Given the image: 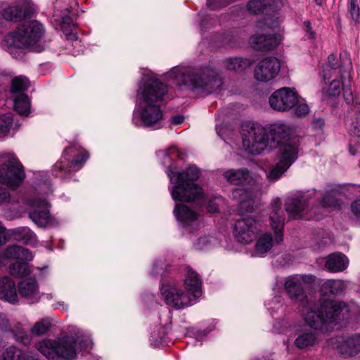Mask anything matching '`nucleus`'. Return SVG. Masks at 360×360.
<instances>
[{
    "instance_id": "412c9836",
    "label": "nucleus",
    "mask_w": 360,
    "mask_h": 360,
    "mask_svg": "<svg viewBox=\"0 0 360 360\" xmlns=\"http://www.w3.org/2000/svg\"><path fill=\"white\" fill-rule=\"evenodd\" d=\"M339 350L345 357L355 356L359 353L360 334H353L342 340L339 345Z\"/></svg>"
},
{
    "instance_id": "473e14b6",
    "label": "nucleus",
    "mask_w": 360,
    "mask_h": 360,
    "mask_svg": "<svg viewBox=\"0 0 360 360\" xmlns=\"http://www.w3.org/2000/svg\"><path fill=\"white\" fill-rule=\"evenodd\" d=\"M323 288L335 296L344 294L346 289L344 282L341 280H328L324 283Z\"/></svg>"
},
{
    "instance_id": "cd10ccee",
    "label": "nucleus",
    "mask_w": 360,
    "mask_h": 360,
    "mask_svg": "<svg viewBox=\"0 0 360 360\" xmlns=\"http://www.w3.org/2000/svg\"><path fill=\"white\" fill-rule=\"evenodd\" d=\"M4 257L8 259L31 261L33 255L28 249L19 245H11L4 251Z\"/></svg>"
},
{
    "instance_id": "6e6d98bb",
    "label": "nucleus",
    "mask_w": 360,
    "mask_h": 360,
    "mask_svg": "<svg viewBox=\"0 0 360 360\" xmlns=\"http://www.w3.org/2000/svg\"><path fill=\"white\" fill-rule=\"evenodd\" d=\"M351 210L356 217H360V200H356L352 203Z\"/></svg>"
},
{
    "instance_id": "c03bdc74",
    "label": "nucleus",
    "mask_w": 360,
    "mask_h": 360,
    "mask_svg": "<svg viewBox=\"0 0 360 360\" xmlns=\"http://www.w3.org/2000/svg\"><path fill=\"white\" fill-rule=\"evenodd\" d=\"M349 11L352 18L355 22H358L360 17V8L357 4V0H350Z\"/></svg>"
},
{
    "instance_id": "20e7f679",
    "label": "nucleus",
    "mask_w": 360,
    "mask_h": 360,
    "mask_svg": "<svg viewBox=\"0 0 360 360\" xmlns=\"http://www.w3.org/2000/svg\"><path fill=\"white\" fill-rule=\"evenodd\" d=\"M186 269L187 276L184 280L186 292L174 285L162 284L161 288L165 303L175 309L192 305L195 300L201 295V282L198 274L190 267Z\"/></svg>"
},
{
    "instance_id": "9b49d317",
    "label": "nucleus",
    "mask_w": 360,
    "mask_h": 360,
    "mask_svg": "<svg viewBox=\"0 0 360 360\" xmlns=\"http://www.w3.org/2000/svg\"><path fill=\"white\" fill-rule=\"evenodd\" d=\"M31 210L29 217L39 227L46 228L53 226L55 219L51 216L49 204L46 200L41 198H32L29 200Z\"/></svg>"
},
{
    "instance_id": "58836bf2",
    "label": "nucleus",
    "mask_w": 360,
    "mask_h": 360,
    "mask_svg": "<svg viewBox=\"0 0 360 360\" xmlns=\"http://www.w3.org/2000/svg\"><path fill=\"white\" fill-rule=\"evenodd\" d=\"M28 86V81L25 77H16L11 82V91L17 93L24 91Z\"/></svg>"
},
{
    "instance_id": "338daca9",
    "label": "nucleus",
    "mask_w": 360,
    "mask_h": 360,
    "mask_svg": "<svg viewBox=\"0 0 360 360\" xmlns=\"http://www.w3.org/2000/svg\"><path fill=\"white\" fill-rule=\"evenodd\" d=\"M316 220H319L320 218L319 217H314Z\"/></svg>"
},
{
    "instance_id": "6e6552de",
    "label": "nucleus",
    "mask_w": 360,
    "mask_h": 360,
    "mask_svg": "<svg viewBox=\"0 0 360 360\" xmlns=\"http://www.w3.org/2000/svg\"><path fill=\"white\" fill-rule=\"evenodd\" d=\"M43 25L37 20L22 25L16 32L11 34L6 41L11 46L22 49L35 44L44 35Z\"/></svg>"
},
{
    "instance_id": "7ed1b4c3",
    "label": "nucleus",
    "mask_w": 360,
    "mask_h": 360,
    "mask_svg": "<svg viewBox=\"0 0 360 360\" xmlns=\"http://www.w3.org/2000/svg\"><path fill=\"white\" fill-rule=\"evenodd\" d=\"M173 73L177 84L188 86L192 91L201 96L220 91L224 83L221 73L210 66L177 70Z\"/></svg>"
},
{
    "instance_id": "f704fd0d",
    "label": "nucleus",
    "mask_w": 360,
    "mask_h": 360,
    "mask_svg": "<svg viewBox=\"0 0 360 360\" xmlns=\"http://www.w3.org/2000/svg\"><path fill=\"white\" fill-rule=\"evenodd\" d=\"M231 196L239 202L240 208L243 209L247 203L249 204L248 198H250L251 194L249 189L240 187L233 189Z\"/></svg>"
},
{
    "instance_id": "a18cd8bd",
    "label": "nucleus",
    "mask_w": 360,
    "mask_h": 360,
    "mask_svg": "<svg viewBox=\"0 0 360 360\" xmlns=\"http://www.w3.org/2000/svg\"><path fill=\"white\" fill-rule=\"evenodd\" d=\"M229 4L227 1L221 0H207V6L211 10L218 9L227 6Z\"/></svg>"
},
{
    "instance_id": "7c9ffc66",
    "label": "nucleus",
    "mask_w": 360,
    "mask_h": 360,
    "mask_svg": "<svg viewBox=\"0 0 360 360\" xmlns=\"http://www.w3.org/2000/svg\"><path fill=\"white\" fill-rule=\"evenodd\" d=\"M224 63L227 70L237 72L245 70L250 65V60L241 58H229Z\"/></svg>"
},
{
    "instance_id": "6ab92c4d",
    "label": "nucleus",
    "mask_w": 360,
    "mask_h": 360,
    "mask_svg": "<svg viewBox=\"0 0 360 360\" xmlns=\"http://www.w3.org/2000/svg\"><path fill=\"white\" fill-rule=\"evenodd\" d=\"M18 287L20 296L24 297L27 302L34 304L40 300L39 285L34 278L22 280L19 282Z\"/></svg>"
},
{
    "instance_id": "3c124183",
    "label": "nucleus",
    "mask_w": 360,
    "mask_h": 360,
    "mask_svg": "<svg viewBox=\"0 0 360 360\" xmlns=\"http://www.w3.org/2000/svg\"><path fill=\"white\" fill-rule=\"evenodd\" d=\"M0 330L6 332H13V330L11 328L8 319L4 315H0Z\"/></svg>"
},
{
    "instance_id": "e2e57ef3",
    "label": "nucleus",
    "mask_w": 360,
    "mask_h": 360,
    "mask_svg": "<svg viewBox=\"0 0 360 360\" xmlns=\"http://www.w3.org/2000/svg\"><path fill=\"white\" fill-rule=\"evenodd\" d=\"M314 1H315L316 4L317 5H319V6H321L323 4V1L322 0H314Z\"/></svg>"
},
{
    "instance_id": "8fccbe9b",
    "label": "nucleus",
    "mask_w": 360,
    "mask_h": 360,
    "mask_svg": "<svg viewBox=\"0 0 360 360\" xmlns=\"http://www.w3.org/2000/svg\"><path fill=\"white\" fill-rule=\"evenodd\" d=\"M217 200H219V199L214 198V199L210 200L207 202V210L209 212L217 213L219 212V205L217 202Z\"/></svg>"
},
{
    "instance_id": "a878e982",
    "label": "nucleus",
    "mask_w": 360,
    "mask_h": 360,
    "mask_svg": "<svg viewBox=\"0 0 360 360\" xmlns=\"http://www.w3.org/2000/svg\"><path fill=\"white\" fill-rule=\"evenodd\" d=\"M295 335L296 338L295 339L294 345L300 349H304L313 346L316 340L314 333L307 328L297 330Z\"/></svg>"
},
{
    "instance_id": "423d86ee",
    "label": "nucleus",
    "mask_w": 360,
    "mask_h": 360,
    "mask_svg": "<svg viewBox=\"0 0 360 360\" xmlns=\"http://www.w3.org/2000/svg\"><path fill=\"white\" fill-rule=\"evenodd\" d=\"M91 342L83 337H65L60 340H45L36 344L37 349L49 360H56L57 358L65 360H75L77 354L75 345L83 350L89 348Z\"/></svg>"
},
{
    "instance_id": "f3484780",
    "label": "nucleus",
    "mask_w": 360,
    "mask_h": 360,
    "mask_svg": "<svg viewBox=\"0 0 360 360\" xmlns=\"http://www.w3.org/2000/svg\"><path fill=\"white\" fill-rule=\"evenodd\" d=\"M308 194L298 195L288 198L285 202V210L292 219L304 217L307 213Z\"/></svg>"
},
{
    "instance_id": "ea45409f",
    "label": "nucleus",
    "mask_w": 360,
    "mask_h": 360,
    "mask_svg": "<svg viewBox=\"0 0 360 360\" xmlns=\"http://www.w3.org/2000/svg\"><path fill=\"white\" fill-rule=\"evenodd\" d=\"M338 77H333L332 81L325 91V94L329 96L335 97L339 96L341 92L340 82L337 79Z\"/></svg>"
},
{
    "instance_id": "0e129e2a",
    "label": "nucleus",
    "mask_w": 360,
    "mask_h": 360,
    "mask_svg": "<svg viewBox=\"0 0 360 360\" xmlns=\"http://www.w3.org/2000/svg\"><path fill=\"white\" fill-rule=\"evenodd\" d=\"M158 119H159V121L162 119V111L160 109H159V117H158Z\"/></svg>"
},
{
    "instance_id": "bb28decb",
    "label": "nucleus",
    "mask_w": 360,
    "mask_h": 360,
    "mask_svg": "<svg viewBox=\"0 0 360 360\" xmlns=\"http://www.w3.org/2000/svg\"><path fill=\"white\" fill-rule=\"evenodd\" d=\"M224 178L231 184L243 185L250 179V172L246 168L231 169L223 173Z\"/></svg>"
},
{
    "instance_id": "f03ea898",
    "label": "nucleus",
    "mask_w": 360,
    "mask_h": 360,
    "mask_svg": "<svg viewBox=\"0 0 360 360\" xmlns=\"http://www.w3.org/2000/svg\"><path fill=\"white\" fill-rule=\"evenodd\" d=\"M314 276H293L285 283V289L290 299L303 306V317L307 325L314 330L328 331L330 324L349 318V307L342 302L326 300L318 304L308 300L303 283H310Z\"/></svg>"
},
{
    "instance_id": "e433bc0d",
    "label": "nucleus",
    "mask_w": 360,
    "mask_h": 360,
    "mask_svg": "<svg viewBox=\"0 0 360 360\" xmlns=\"http://www.w3.org/2000/svg\"><path fill=\"white\" fill-rule=\"evenodd\" d=\"M22 352L14 346H11L2 353L0 360H21Z\"/></svg>"
},
{
    "instance_id": "9d476101",
    "label": "nucleus",
    "mask_w": 360,
    "mask_h": 360,
    "mask_svg": "<svg viewBox=\"0 0 360 360\" xmlns=\"http://www.w3.org/2000/svg\"><path fill=\"white\" fill-rule=\"evenodd\" d=\"M75 148L72 146L68 147L64 150L62 159L53 165V172L55 176L65 178L67 174L77 172L82 167L89 157L86 153L76 155L71 161L67 158L68 155L75 153Z\"/></svg>"
},
{
    "instance_id": "0eeeda50",
    "label": "nucleus",
    "mask_w": 360,
    "mask_h": 360,
    "mask_svg": "<svg viewBox=\"0 0 360 360\" xmlns=\"http://www.w3.org/2000/svg\"><path fill=\"white\" fill-rule=\"evenodd\" d=\"M142 85L138 89L146 105L141 112V120L146 127H153L158 122V79L155 75H145Z\"/></svg>"
},
{
    "instance_id": "5701e85b",
    "label": "nucleus",
    "mask_w": 360,
    "mask_h": 360,
    "mask_svg": "<svg viewBox=\"0 0 360 360\" xmlns=\"http://www.w3.org/2000/svg\"><path fill=\"white\" fill-rule=\"evenodd\" d=\"M0 299L12 304L18 302V297L15 283L8 276L0 278Z\"/></svg>"
},
{
    "instance_id": "a19ab883",
    "label": "nucleus",
    "mask_w": 360,
    "mask_h": 360,
    "mask_svg": "<svg viewBox=\"0 0 360 360\" xmlns=\"http://www.w3.org/2000/svg\"><path fill=\"white\" fill-rule=\"evenodd\" d=\"M12 123L13 117L11 113L0 115V134L8 132Z\"/></svg>"
},
{
    "instance_id": "aec40b11",
    "label": "nucleus",
    "mask_w": 360,
    "mask_h": 360,
    "mask_svg": "<svg viewBox=\"0 0 360 360\" xmlns=\"http://www.w3.org/2000/svg\"><path fill=\"white\" fill-rule=\"evenodd\" d=\"M250 43L256 51H269L278 45L279 39L272 34H257L251 37Z\"/></svg>"
},
{
    "instance_id": "39448f33",
    "label": "nucleus",
    "mask_w": 360,
    "mask_h": 360,
    "mask_svg": "<svg viewBox=\"0 0 360 360\" xmlns=\"http://www.w3.org/2000/svg\"><path fill=\"white\" fill-rule=\"evenodd\" d=\"M169 176L175 184L172 191L174 200L192 202L202 196V188L195 183L200 177V170L196 166L190 165L181 172H172Z\"/></svg>"
},
{
    "instance_id": "49530a36",
    "label": "nucleus",
    "mask_w": 360,
    "mask_h": 360,
    "mask_svg": "<svg viewBox=\"0 0 360 360\" xmlns=\"http://www.w3.org/2000/svg\"><path fill=\"white\" fill-rule=\"evenodd\" d=\"M217 21V18L210 15H203L201 18L200 25L202 28H207L209 25H213Z\"/></svg>"
},
{
    "instance_id": "864d4df0",
    "label": "nucleus",
    "mask_w": 360,
    "mask_h": 360,
    "mask_svg": "<svg viewBox=\"0 0 360 360\" xmlns=\"http://www.w3.org/2000/svg\"><path fill=\"white\" fill-rule=\"evenodd\" d=\"M171 328L169 326H164L159 328V339L163 342H166L165 339L170 332Z\"/></svg>"
},
{
    "instance_id": "1a4fd4ad",
    "label": "nucleus",
    "mask_w": 360,
    "mask_h": 360,
    "mask_svg": "<svg viewBox=\"0 0 360 360\" xmlns=\"http://www.w3.org/2000/svg\"><path fill=\"white\" fill-rule=\"evenodd\" d=\"M25 178L23 167L17 158L11 153L2 155L0 163V183L18 187Z\"/></svg>"
},
{
    "instance_id": "79ce46f5",
    "label": "nucleus",
    "mask_w": 360,
    "mask_h": 360,
    "mask_svg": "<svg viewBox=\"0 0 360 360\" xmlns=\"http://www.w3.org/2000/svg\"><path fill=\"white\" fill-rule=\"evenodd\" d=\"M61 27L66 35L74 37L72 34L74 24L72 19L70 16L65 15L63 17L61 21Z\"/></svg>"
},
{
    "instance_id": "4468645a",
    "label": "nucleus",
    "mask_w": 360,
    "mask_h": 360,
    "mask_svg": "<svg viewBox=\"0 0 360 360\" xmlns=\"http://www.w3.org/2000/svg\"><path fill=\"white\" fill-rule=\"evenodd\" d=\"M281 62L275 57H266L260 60L255 68V77L257 81L267 82L278 74Z\"/></svg>"
},
{
    "instance_id": "4d7b16f0",
    "label": "nucleus",
    "mask_w": 360,
    "mask_h": 360,
    "mask_svg": "<svg viewBox=\"0 0 360 360\" xmlns=\"http://www.w3.org/2000/svg\"><path fill=\"white\" fill-rule=\"evenodd\" d=\"M159 103L163 100L162 96L167 92V86L159 82Z\"/></svg>"
},
{
    "instance_id": "b1692460",
    "label": "nucleus",
    "mask_w": 360,
    "mask_h": 360,
    "mask_svg": "<svg viewBox=\"0 0 360 360\" xmlns=\"http://www.w3.org/2000/svg\"><path fill=\"white\" fill-rule=\"evenodd\" d=\"M174 212L178 221H181L184 227L191 226L197 224L198 214L188 206L177 205Z\"/></svg>"
},
{
    "instance_id": "f257e3e1",
    "label": "nucleus",
    "mask_w": 360,
    "mask_h": 360,
    "mask_svg": "<svg viewBox=\"0 0 360 360\" xmlns=\"http://www.w3.org/2000/svg\"><path fill=\"white\" fill-rule=\"evenodd\" d=\"M244 148L253 155L261 153L268 147L279 148V160L269 170L267 178L270 181L278 180L297 158V149L291 144H283L288 136L287 127L283 124H274L269 127L259 124H244L242 127Z\"/></svg>"
},
{
    "instance_id": "052dcab7",
    "label": "nucleus",
    "mask_w": 360,
    "mask_h": 360,
    "mask_svg": "<svg viewBox=\"0 0 360 360\" xmlns=\"http://www.w3.org/2000/svg\"><path fill=\"white\" fill-rule=\"evenodd\" d=\"M7 241L6 229L0 226V247Z\"/></svg>"
},
{
    "instance_id": "ddd939ff",
    "label": "nucleus",
    "mask_w": 360,
    "mask_h": 360,
    "mask_svg": "<svg viewBox=\"0 0 360 360\" xmlns=\"http://www.w3.org/2000/svg\"><path fill=\"white\" fill-rule=\"evenodd\" d=\"M351 62L349 58H336L333 54L329 55L328 63L323 66V77L326 82L333 77H349Z\"/></svg>"
},
{
    "instance_id": "a211bd4d",
    "label": "nucleus",
    "mask_w": 360,
    "mask_h": 360,
    "mask_svg": "<svg viewBox=\"0 0 360 360\" xmlns=\"http://www.w3.org/2000/svg\"><path fill=\"white\" fill-rule=\"evenodd\" d=\"M31 13L28 0H19L15 5L5 8L3 16L6 20L21 21Z\"/></svg>"
},
{
    "instance_id": "2eb2a0df",
    "label": "nucleus",
    "mask_w": 360,
    "mask_h": 360,
    "mask_svg": "<svg viewBox=\"0 0 360 360\" xmlns=\"http://www.w3.org/2000/svg\"><path fill=\"white\" fill-rule=\"evenodd\" d=\"M258 231L257 222L253 218H242L235 223L234 233L240 243H251L256 238Z\"/></svg>"
},
{
    "instance_id": "69168bd1",
    "label": "nucleus",
    "mask_w": 360,
    "mask_h": 360,
    "mask_svg": "<svg viewBox=\"0 0 360 360\" xmlns=\"http://www.w3.org/2000/svg\"><path fill=\"white\" fill-rule=\"evenodd\" d=\"M26 360H38V359H34V358H28Z\"/></svg>"
},
{
    "instance_id": "13d9d810",
    "label": "nucleus",
    "mask_w": 360,
    "mask_h": 360,
    "mask_svg": "<svg viewBox=\"0 0 360 360\" xmlns=\"http://www.w3.org/2000/svg\"><path fill=\"white\" fill-rule=\"evenodd\" d=\"M303 27L305 32L309 34L310 38H314L315 33L312 31L311 23L309 21H304L303 22Z\"/></svg>"
},
{
    "instance_id": "393cba45",
    "label": "nucleus",
    "mask_w": 360,
    "mask_h": 360,
    "mask_svg": "<svg viewBox=\"0 0 360 360\" xmlns=\"http://www.w3.org/2000/svg\"><path fill=\"white\" fill-rule=\"evenodd\" d=\"M278 0H250L247 4V8L254 14L264 12H274L277 9Z\"/></svg>"
},
{
    "instance_id": "c85d7f7f",
    "label": "nucleus",
    "mask_w": 360,
    "mask_h": 360,
    "mask_svg": "<svg viewBox=\"0 0 360 360\" xmlns=\"http://www.w3.org/2000/svg\"><path fill=\"white\" fill-rule=\"evenodd\" d=\"M352 122L349 127L350 135L360 137V102H356L352 108Z\"/></svg>"
},
{
    "instance_id": "2f4dec72",
    "label": "nucleus",
    "mask_w": 360,
    "mask_h": 360,
    "mask_svg": "<svg viewBox=\"0 0 360 360\" xmlns=\"http://www.w3.org/2000/svg\"><path fill=\"white\" fill-rule=\"evenodd\" d=\"M273 246V238L270 233L262 234L257 240L255 249L259 255L264 254L269 252Z\"/></svg>"
},
{
    "instance_id": "c756f323",
    "label": "nucleus",
    "mask_w": 360,
    "mask_h": 360,
    "mask_svg": "<svg viewBox=\"0 0 360 360\" xmlns=\"http://www.w3.org/2000/svg\"><path fill=\"white\" fill-rule=\"evenodd\" d=\"M15 238L22 240L25 244H34L37 242V236L28 227H20L13 231Z\"/></svg>"
},
{
    "instance_id": "dca6fc26",
    "label": "nucleus",
    "mask_w": 360,
    "mask_h": 360,
    "mask_svg": "<svg viewBox=\"0 0 360 360\" xmlns=\"http://www.w3.org/2000/svg\"><path fill=\"white\" fill-rule=\"evenodd\" d=\"M281 200L276 198L271 203L269 221L272 229L275 233V241L280 244L283 240V227L285 216L281 208Z\"/></svg>"
},
{
    "instance_id": "09e8293b",
    "label": "nucleus",
    "mask_w": 360,
    "mask_h": 360,
    "mask_svg": "<svg viewBox=\"0 0 360 360\" xmlns=\"http://www.w3.org/2000/svg\"><path fill=\"white\" fill-rule=\"evenodd\" d=\"M210 243V240L208 237L203 236L200 237L198 239L196 243H195V247L197 250H203L207 245Z\"/></svg>"
},
{
    "instance_id": "37998d69",
    "label": "nucleus",
    "mask_w": 360,
    "mask_h": 360,
    "mask_svg": "<svg viewBox=\"0 0 360 360\" xmlns=\"http://www.w3.org/2000/svg\"><path fill=\"white\" fill-rule=\"evenodd\" d=\"M14 336L18 342H21L24 345H30L32 341L30 335L23 329H20L18 331L15 333Z\"/></svg>"
},
{
    "instance_id": "4c0bfd02",
    "label": "nucleus",
    "mask_w": 360,
    "mask_h": 360,
    "mask_svg": "<svg viewBox=\"0 0 360 360\" xmlns=\"http://www.w3.org/2000/svg\"><path fill=\"white\" fill-rule=\"evenodd\" d=\"M51 325V321L49 319H42L35 323L31 329V333L38 336L42 335L49 330Z\"/></svg>"
},
{
    "instance_id": "4be33fe9",
    "label": "nucleus",
    "mask_w": 360,
    "mask_h": 360,
    "mask_svg": "<svg viewBox=\"0 0 360 360\" xmlns=\"http://www.w3.org/2000/svg\"><path fill=\"white\" fill-rule=\"evenodd\" d=\"M349 259L342 253L335 252L329 255L325 262V268L330 272H341L346 269Z\"/></svg>"
},
{
    "instance_id": "de8ad7c7",
    "label": "nucleus",
    "mask_w": 360,
    "mask_h": 360,
    "mask_svg": "<svg viewBox=\"0 0 360 360\" xmlns=\"http://www.w3.org/2000/svg\"><path fill=\"white\" fill-rule=\"evenodd\" d=\"M320 203L323 207H335L336 205L335 200L330 195L323 197Z\"/></svg>"
},
{
    "instance_id": "774afa93",
    "label": "nucleus",
    "mask_w": 360,
    "mask_h": 360,
    "mask_svg": "<svg viewBox=\"0 0 360 360\" xmlns=\"http://www.w3.org/2000/svg\"><path fill=\"white\" fill-rule=\"evenodd\" d=\"M342 90L345 91L344 84L342 83Z\"/></svg>"
},
{
    "instance_id": "5fc2aeb1",
    "label": "nucleus",
    "mask_w": 360,
    "mask_h": 360,
    "mask_svg": "<svg viewBox=\"0 0 360 360\" xmlns=\"http://www.w3.org/2000/svg\"><path fill=\"white\" fill-rule=\"evenodd\" d=\"M10 200V194L8 191L2 187H0V204L7 202Z\"/></svg>"
},
{
    "instance_id": "603ef678",
    "label": "nucleus",
    "mask_w": 360,
    "mask_h": 360,
    "mask_svg": "<svg viewBox=\"0 0 360 360\" xmlns=\"http://www.w3.org/2000/svg\"><path fill=\"white\" fill-rule=\"evenodd\" d=\"M309 111V106L305 103L298 104L295 110V114L299 117L307 115Z\"/></svg>"
},
{
    "instance_id": "c9c22d12",
    "label": "nucleus",
    "mask_w": 360,
    "mask_h": 360,
    "mask_svg": "<svg viewBox=\"0 0 360 360\" xmlns=\"http://www.w3.org/2000/svg\"><path fill=\"white\" fill-rule=\"evenodd\" d=\"M14 108L20 115H27L30 112V101L27 96L21 94L14 100Z\"/></svg>"
},
{
    "instance_id": "f8f14e48",
    "label": "nucleus",
    "mask_w": 360,
    "mask_h": 360,
    "mask_svg": "<svg viewBox=\"0 0 360 360\" xmlns=\"http://www.w3.org/2000/svg\"><path fill=\"white\" fill-rule=\"evenodd\" d=\"M299 96L292 89L283 87L275 91L269 97L271 108L277 111H287L298 103Z\"/></svg>"
},
{
    "instance_id": "72a5a7b5",
    "label": "nucleus",
    "mask_w": 360,
    "mask_h": 360,
    "mask_svg": "<svg viewBox=\"0 0 360 360\" xmlns=\"http://www.w3.org/2000/svg\"><path fill=\"white\" fill-rule=\"evenodd\" d=\"M9 273L14 277L20 278L30 275L31 271L27 263L15 262L9 266Z\"/></svg>"
},
{
    "instance_id": "680f3d73",
    "label": "nucleus",
    "mask_w": 360,
    "mask_h": 360,
    "mask_svg": "<svg viewBox=\"0 0 360 360\" xmlns=\"http://www.w3.org/2000/svg\"><path fill=\"white\" fill-rule=\"evenodd\" d=\"M184 117L181 115H175L171 117V122L174 124H180L184 122Z\"/></svg>"
},
{
    "instance_id": "bf43d9fd",
    "label": "nucleus",
    "mask_w": 360,
    "mask_h": 360,
    "mask_svg": "<svg viewBox=\"0 0 360 360\" xmlns=\"http://www.w3.org/2000/svg\"><path fill=\"white\" fill-rule=\"evenodd\" d=\"M324 124L325 122L322 118H316L312 121V126L315 129H321Z\"/></svg>"
}]
</instances>
